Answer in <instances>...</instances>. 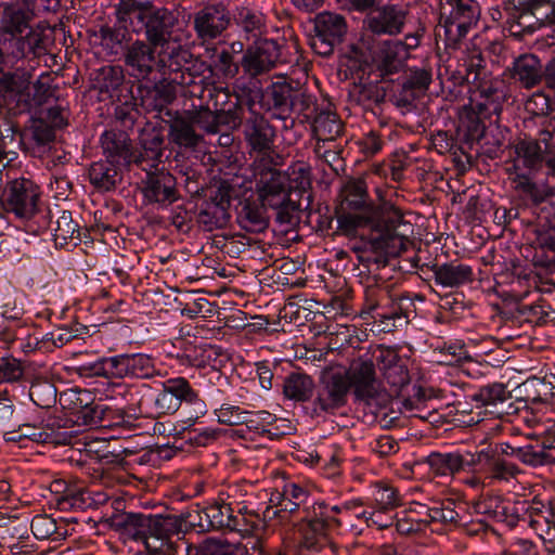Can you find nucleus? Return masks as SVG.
Returning <instances> with one entry per match:
<instances>
[{
    "instance_id": "56",
    "label": "nucleus",
    "mask_w": 555,
    "mask_h": 555,
    "mask_svg": "<svg viewBox=\"0 0 555 555\" xmlns=\"http://www.w3.org/2000/svg\"><path fill=\"white\" fill-rule=\"evenodd\" d=\"M109 495L94 487H88L77 491L72 496V505L78 508H98L107 503Z\"/></svg>"
},
{
    "instance_id": "25",
    "label": "nucleus",
    "mask_w": 555,
    "mask_h": 555,
    "mask_svg": "<svg viewBox=\"0 0 555 555\" xmlns=\"http://www.w3.org/2000/svg\"><path fill=\"white\" fill-rule=\"evenodd\" d=\"M553 140V134L548 130L540 132L538 139L525 138L514 145L516 157L513 163H517L529 170H537L544 162V154L547 151V141Z\"/></svg>"
},
{
    "instance_id": "32",
    "label": "nucleus",
    "mask_w": 555,
    "mask_h": 555,
    "mask_svg": "<svg viewBox=\"0 0 555 555\" xmlns=\"http://www.w3.org/2000/svg\"><path fill=\"white\" fill-rule=\"evenodd\" d=\"M509 72L512 79L526 89L538 86L543 78L541 61L531 53H525L516 57Z\"/></svg>"
},
{
    "instance_id": "40",
    "label": "nucleus",
    "mask_w": 555,
    "mask_h": 555,
    "mask_svg": "<svg viewBox=\"0 0 555 555\" xmlns=\"http://www.w3.org/2000/svg\"><path fill=\"white\" fill-rule=\"evenodd\" d=\"M426 462L437 476H454L465 468L464 455L457 452H434L427 456Z\"/></svg>"
},
{
    "instance_id": "55",
    "label": "nucleus",
    "mask_w": 555,
    "mask_h": 555,
    "mask_svg": "<svg viewBox=\"0 0 555 555\" xmlns=\"http://www.w3.org/2000/svg\"><path fill=\"white\" fill-rule=\"evenodd\" d=\"M408 13L405 5H384V34L398 35L402 33Z\"/></svg>"
},
{
    "instance_id": "15",
    "label": "nucleus",
    "mask_w": 555,
    "mask_h": 555,
    "mask_svg": "<svg viewBox=\"0 0 555 555\" xmlns=\"http://www.w3.org/2000/svg\"><path fill=\"white\" fill-rule=\"evenodd\" d=\"M233 189L227 183L210 191L197 214V223L207 232L224 228L230 220V206Z\"/></svg>"
},
{
    "instance_id": "52",
    "label": "nucleus",
    "mask_w": 555,
    "mask_h": 555,
    "mask_svg": "<svg viewBox=\"0 0 555 555\" xmlns=\"http://www.w3.org/2000/svg\"><path fill=\"white\" fill-rule=\"evenodd\" d=\"M461 67L464 69V79L466 82L474 85L485 80V60L480 50L473 49L468 51L462 59Z\"/></svg>"
},
{
    "instance_id": "51",
    "label": "nucleus",
    "mask_w": 555,
    "mask_h": 555,
    "mask_svg": "<svg viewBox=\"0 0 555 555\" xmlns=\"http://www.w3.org/2000/svg\"><path fill=\"white\" fill-rule=\"evenodd\" d=\"M56 387L46 378H36L29 388L30 399L42 409L51 408L56 402Z\"/></svg>"
},
{
    "instance_id": "63",
    "label": "nucleus",
    "mask_w": 555,
    "mask_h": 555,
    "mask_svg": "<svg viewBox=\"0 0 555 555\" xmlns=\"http://www.w3.org/2000/svg\"><path fill=\"white\" fill-rule=\"evenodd\" d=\"M487 469L491 478L502 481H509L520 474V469L516 464L499 455H491L488 459Z\"/></svg>"
},
{
    "instance_id": "61",
    "label": "nucleus",
    "mask_w": 555,
    "mask_h": 555,
    "mask_svg": "<svg viewBox=\"0 0 555 555\" xmlns=\"http://www.w3.org/2000/svg\"><path fill=\"white\" fill-rule=\"evenodd\" d=\"M194 128H198L208 134H216L220 131L216 112H212L206 106H201L197 109H191L184 112Z\"/></svg>"
},
{
    "instance_id": "43",
    "label": "nucleus",
    "mask_w": 555,
    "mask_h": 555,
    "mask_svg": "<svg viewBox=\"0 0 555 555\" xmlns=\"http://www.w3.org/2000/svg\"><path fill=\"white\" fill-rule=\"evenodd\" d=\"M27 134L33 144V149H37L38 152L50 150L56 138L53 126H50L48 120L42 117L31 119L27 128Z\"/></svg>"
},
{
    "instance_id": "48",
    "label": "nucleus",
    "mask_w": 555,
    "mask_h": 555,
    "mask_svg": "<svg viewBox=\"0 0 555 555\" xmlns=\"http://www.w3.org/2000/svg\"><path fill=\"white\" fill-rule=\"evenodd\" d=\"M263 529V520L255 513H247L246 508L233 512L229 531L238 532L242 537L258 535Z\"/></svg>"
},
{
    "instance_id": "36",
    "label": "nucleus",
    "mask_w": 555,
    "mask_h": 555,
    "mask_svg": "<svg viewBox=\"0 0 555 555\" xmlns=\"http://www.w3.org/2000/svg\"><path fill=\"white\" fill-rule=\"evenodd\" d=\"M435 281L443 287H459L474 280L470 266L451 261L433 267Z\"/></svg>"
},
{
    "instance_id": "41",
    "label": "nucleus",
    "mask_w": 555,
    "mask_h": 555,
    "mask_svg": "<svg viewBox=\"0 0 555 555\" xmlns=\"http://www.w3.org/2000/svg\"><path fill=\"white\" fill-rule=\"evenodd\" d=\"M505 170L516 192L534 202L543 199L542 191L538 184L532 181L530 175L521 171L520 165L512 163V165L507 166Z\"/></svg>"
},
{
    "instance_id": "16",
    "label": "nucleus",
    "mask_w": 555,
    "mask_h": 555,
    "mask_svg": "<svg viewBox=\"0 0 555 555\" xmlns=\"http://www.w3.org/2000/svg\"><path fill=\"white\" fill-rule=\"evenodd\" d=\"M343 373L358 400L370 405L371 401L378 398L379 382L375 364L371 359H354Z\"/></svg>"
},
{
    "instance_id": "54",
    "label": "nucleus",
    "mask_w": 555,
    "mask_h": 555,
    "mask_svg": "<svg viewBox=\"0 0 555 555\" xmlns=\"http://www.w3.org/2000/svg\"><path fill=\"white\" fill-rule=\"evenodd\" d=\"M508 399H511V392L500 383L483 386L473 395V400L480 402L481 406H495Z\"/></svg>"
},
{
    "instance_id": "13",
    "label": "nucleus",
    "mask_w": 555,
    "mask_h": 555,
    "mask_svg": "<svg viewBox=\"0 0 555 555\" xmlns=\"http://www.w3.org/2000/svg\"><path fill=\"white\" fill-rule=\"evenodd\" d=\"M160 46L145 39H135L128 43L124 49V64L130 77L138 81L150 79L159 64L156 50Z\"/></svg>"
},
{
    "instance_id": "31",
    "label": "nucleus",
    "mask_w": 555,
    "mask_h": 555,
    "mask_svg": "<svg viewBox=\"0 0 555 555\" xmlns=\"http://www.w3.org/2000/svg\"><path fill=\"white\" fill-rule=\"evenodd\" d=\"M89 181L101 193L114 191L122 182V171L119 164L101 159L90 165Z\"/></svg>"
},
{
    "instance_id": "34",
    "label": "nucleus",
    "mask_w": 555,
    "mask_h": 555,
    "mask_svg": "<svg viewBox=\"0 0 555 555\" xmlns=\"http://www.w3.org/2000/svg\"><path fill=\"white\" fill-rule=\"evenodd\" d=\"M509 5H513L515 13L512 17L517 18L518 25H522L520 20L529 22V17L533 16L537 22L541 24L552 23L554 21V1L543 0H508L506 10H509Z\"/></svg>"
},
{
    "instance_id": "30",
    "label": "nucleus",
    "mask_w": 555,
    "mask_h": 555,
    "mask_svg": "<svg viewBox=\"0 0 555 555\" xmlns=\"http://www.w3.org/2000/svg\"><path fill=\"white\" fill-rule=\"evenodd\" d=\"M139 406L142 412L153 416L173 414L180 408L178 400L165 387L155 390L145 384L141 387Z\"/></svg>"
},
{
    "instance_id": "9",
    "label": "nucleus",
    "mask_w": 555,
    "mask_h": 555,
    "mask_svg": "<svg viewBox=\"0 0 555 555\" xmlns=\"http://www.w3.org/2000/svg\"><path fill=\"white\" fill-rule=\"evenodd\" d=\"M346 18L337 13L324 11L314 17V35L311 37L312 50L321 56L333 54L337 44H340L347 34Z\"/></svg>"
},
{
    "instance_id": "2",
    "label": "nucleus",
    "mask_w": 555,
    "mask_h": 555,
    "mask_svg": "<svg viewBox=\"0 0 555 555\" xmlns=\"http://www.w3.org/2000/svg\"><path fill=\"white\" fill-rule=\"evenodd\" d=\"M119 24H129L137 35L143 34L145 40L168 47L173 40L175 29L179 25V14L152 0H119L115 10Z\"/></svg>"
},
{
    "instance_id": "20",
    "label": "nucleus",
    "mask_w": 555,
    "mask_h": 555,
    "mask_svg": "<svg viewBox=\"0 0 555 555\" xmlns=\"http://www.w3.org/2000/svg\"><path fill=\"white\" fill-rule=\"evenodd\" d=\"M371 175L361 178L349 177L343 181L338 195V211H365L369 208H382V204H375L367 194V179Z\"/></svg>"
},
{
    "instance_id": "17",
    "label": "nucleus",
    "mask_w": 555,
    "mask_h": 555,
    "mask_svg": "<svg viewBox=\"0 0 555 555\" xmlns=\"http://www.w3.org/2000/svg\"><path fill=\"white\" fill-rule=\"evenodd\" d=\"M146 173L141 182V193L147 204L167 207L180 198L177 179L164 168L143 170Z\"/></svg>"
},
{
    "instance_id": "60",
    "label": "nucleus",
    "mask_w": 555,
    "mask_h": 555,
    "mask_svg": "<svg viewBox=\"0 0 555 555\" xmlns=\"http://www.w3.org/2000/svg\"><path fill=\"white\" fill-rule=\"evenodd\" d=\"M479 107L475 103H468L464 106L461 119L463 125L472 137L480 138L485 133V120L490 119L492 116H483L479 113Z\"/></svg>"
},
{
    "instance_id": "47",
    "label": "nucleus",
    "mask_w": 555,
    "mask_h": 555,
    "mask_svg": "<svg viewBox=\"0 0 555 555\" xmlns=\"http://www.w3.org/2000/svg\"><path fill=\"white\" fill-rule=\"evenodd\" d=\"M299 531L302 535V545L306 548L322 547L326 541L327 522L324 519L313 518L301 522Z\"/></svg>"
},
{
    "instance_id": "8",
    "label": "nucleus",
    "mask_w": 555,
    "mask_h": 555,
    "mask_svg": "<svg viewBox=\"0 0 555 555\" xmlns=\"http://www.w3.org/2000/svg\"><path fill=\"white\" fill-rule=\"evenodd\" d=\"M39 185L28 178H17L7 183L3 191V207L21 219H31L38 212Z\"/></svg>"
},
{
    "instance_id": "29",
    "label": "nucleus",
    "mask_w": 555,
    "mask_h": 555,
    "mask_svg": "<svg viewBox=\"0 0 555 555\" xmlns=\"http://www.w3.org/2000/svg\"><path fill=\"white\" fill-rule=\"evenodd\" d=\"M476 85L469 102L477 104L479 113L483 116L499 115L505 100V92L501 81L481 80Z\"/></svg>"
},
{
    "instance_id": "1",
    "label": "nucleus",
    "mask_w": 555,
    "mask_h": 555,
    "mask_svg": "<svg viewBox=\"0 0 555 555\" xmlns=\"http://www.w3.org/2000/svg\"><path fill=\"white\" fill-rule=\"evenodd\" d=\"M425 398L421 387L411 385L408 357L384 346V428L396 426L403 410L420 409Z\"/></svg>"
},
{
    "instance_id": "5",
    "label": "nucleus",
    "mask_w": 555,
    "mask_h": 555,
    "mask_svg": "<svg viewBox=\"0 0 555 555\" xmlns=\"http://www.w3.org/2000/svg\"><path fill=\"white\" fill-rule=\"evenodd\" d=\"M412 234L413 225L404 219L401 209L384 201V278L387 269L396 274L404 270L401 261H393L406 250Z\"/></svg>"
},
{
    "instance_id": "64",
    "label": "nucleus",
    "mask_w": 555,
    "mask_h": 555,
    "mask_svg": "<svg viewBox=\"0 0 555 555\" xmlns=\"http://www.w3.org/2000/svg\"><path fill=\"white\" fill-rule=\"evenodd\" d=\"M451 7L449 16L473 25L479 16V7L474 0H447Z\"/></svg>"
},
{
    "instance_id": "19",
    "label": "nucleus",
    "mask_w": 555,
    "mask_h": 555,
    "mask_svg": "<svg viewBox=\"0 0 555 555\" xmlns=\"http://www.w3.org/2000/svg\"><path fill=\"white\" fill-rule=\"evenodd\" d=\"M31 73L26 69L17 68L13 73H4L0 77V95L10 105L15 101V105L11 107L15 114L28 112L31 108L30 94L28 92Z\"/></svg>"
},
{
    "instance_id": "28",
    "label": "nucleus",
    "mask_w": 555,
    "mask_h": 555,
    "mask_svg": "<svg viewBox=\"0 0 555 555\" xmlns=\"http://www.w3.org/2000/svg\"><path fill=\"white\" fill-rule=\"evenodd\" d=\"M268 208L259 198L240 201L236 206V222L247 232H263L269 227Z\"/></svg>"
},
{
    "instance_id": "10",
    "label": "nucleus",
    "mask_w": 555,
    "mask_h": 555,
    "mask_svg": "<svg viewBox=\"0 0 555 555\" xmlns=\"http://www.w3.org/2000/svg\"><path fill=\"white\" fill-rule=\"evenodd\" d=\"M244 135L250 149L260 154L257 164H281V156L272 150L275 130L263 115L251 112L244 124Z\"/></svg>"
},
{
    "instance_id": "14",
    "label": "nucleus",
    "mask_w": 555,
    "mask_h": 555,
    "mask_svg": "<svg viewBox=\"0 0 555 555\" xmlns=\"http://www.w3.org/2000/svg\"><path fill=\"white\" fill-rule=\"evenodd\" d=\"M382 12L366 14L361 37L352 47L361 67L382 68Z\"/></svg>"
},
{
    "instance_id": "26",
    "label": "nucleus",
    "mask_w": 555,
    "mask_h": 555,
    "mask_svg": "<svg viewBox=\"0 0 555 555\" xmlns=\"http://www.w3.org/2000/svg\"><path fill=\"white\" fill-rule=\"evenodd\" d=\"M61 401L66 402V406L72 410L76 423L83 425H100L104 409L91 400L89 391H79L61 395Z\"/></svg>"
},
{
    "instance_id": "58",
    "label": "nucleus",
    "mask_w": 555,
    "mask_h": 555,
    "mask_svg": "<svg viewBox=\"0 0 555 555\" xmlns=\"http://www.w3.org/2000/svg\"><path fill=\"white\" fill-rule=\"evenodd\" d=\"M129 24H121L117 27L104 25L100 28L101 44L109 50L124 47L130 43Z\"/></svg>"
},
{
    "instance_id": "45",
    "label": "nucleus",
    "mask_w": 555,
    "mask_h": 555,
    "mask_svg": "<svg viewBox=\"0 0 555 555\" xmlns=\"http://www.w3.org/2000/svg\"><path fill=\"white\" fill-rule=\"evenodd\" d=\"M285 397L295 401H307L313 393L311 377L302 373H292L285 378L283 385Z\"/></svg>"
},
{
    "instance_id": "18",
    "label": "nucleus",
    "mask_w": 555,
    "mask_h": 555,
    "mask_svg": "<svg viewBox=\"0 0 555 555\" xmlns=\"http://www.w3.org/2000/svg\"><path fill=\"white\" fill-rule=\"evenodd\" d=\"M281 59V49L273 39L256 40L242 56L241 67L251 78L271 72Z\"/></svg>"
},
{
    "instance_id": "21",
    "label": "nucleus",
    "mask_w": 555,
    "mask_h": 555,
    "mask_svg": "<svg viewBox=\"0 0 555 555\" xmlns=\"http://www.w3.org/2000/svg\"><path fill=\"white\" fill-rule=\"evenodd\" d=\"M31 15L18 4L2 3L0 13V43L15 46L31 28Z\"/></svg>"
},
{
    "instance_id": "35",
    "label": "nucleus",
    "mask_w": 555,
    "mask_h": 555,
    "mask_svg": "<svg viewBox=\"0 0 555 555\" xmlns=\"http://www.w3.org/2000/svg\"><path fill=\"white\" fill-rule=\"evenodd\" d=\"M360 76V93L359 101L366 111H371L374 115L376 108L379 109L382 105V93L379 83L382 82V68H366L361 67Z\"/></svg>"
},
{
    "instance_id": "44",
    "label": "nucleus",
    "mask_w": 555,
    "mask_h": 555,
    "mask_svg": "<svg viewBox=\"0 0 555 555\" xmlns=\"http://www.w3.org/2000/svg\"><path fill=\"white\" fill-rule=\"evenodd\" d=\"M470 26L450 16L444 17L442 14L436 34L439 38H443L446 48L456 49Z\"/></svg>"
},
{
    "instance_id": "49",
    "label": "nucleus",
    "mask_w": 555,
    "mask_h": 555,
    "mask_svg": "<svg viewBox=\"0 0 555 555\" xmlns=\"http://www.w3.org/2000/svg\"><path fill=\"white\" fill-rule=\"evenodd\" d=\"M30 529L39 540L52 539L53 541H60L67 534L66 530L57 527L54 518L46 514L35 516L30 522Z\"/></svg>"
},
{
    "instance_id": "62",
    "label": "nucleus",
    "mask_w": 555,
    "mask_h": 555,
    "mask_svg": "<svg viewBox=\"0 0 555 555\" xmlns=\"http://www.w3.org/2000/svg\"><path fill=\"white\" fill-rule=\"evenodd\" d=\"M176 516L179 520L178 522H180V527L182 528V534H185L191 530H197L198 532L210 531V526L207 521L209 519L205 515V508L199 509L196 507Z\"/></svg>"
},
{
    "instance_id": "6",
    "label": "nucleus",
    "mask_w": 555,
    "mask_h": 555,
    "mask_svg": "<svg viewBox=\"0 0 555 555\" xmlns=\"http://www.w3.org/2000/svg\"><path fill=\"white\" fill-rule=\"evenodd\" d=\"M176 515H149L142 533L146 551L163 555H183L181 548H189L180 537L182 528Z\"/></svg>"
},
{
    "instance_id": "22",
    "label": "nucleus",
    "mask_w": 555,
    "mask_h": 555,
    "mask_svg": "<svg viewBox=\"0 0 555 555\" xmlns=\"http://www.w3.org/2000/svg\"><path fill=\"white\" fill-rule=\"evenodd\" d=\"M402 279L403 274L398 272L396 275L388 278V280H393V283L389 284L384 280V292L387 293L389 300L387 305L384 304V333L393 332L408 324L404 304L409 302V298L404 296L403 291L397 287Z\"/></svg>"
},
{
    "instance_id": "27",
    "label": "nucleus",
    "mask_w": 555,
    "mask_h": 555,
    "mask_svg": "<svg viewBox=\"0 0 555 555\" xmlns=\"http://www.w3.org/2000/svg\"><path fill=\"white\" fill-rule=\"evenodd\" d=\"M101 147L105 159L122 164L130 169L133 166L131 158L133 156L132 141L125 130H106L101 135Z\"/></svg>"
},
{
    "instance_id": "46",
    "label": "nucleus",
    "mask_w": 555,
    "mask_h": 555,
    "mask_svg": "<svg viewBox=\"0 0 555 555\" xmlns=\"http://www.w3.org/2000/svg\"><path fill=\"white\" fill-rule=\"evenodd\" d=\"M15 49L16 51H12V53L23 57L29 54L40 57L48 53L44 36L33 27L16 42Z\"/></svg>"
},
{
    "instance_id": "33",
    "label": "nucleus",
    "mask_w": 555,
    "mask_h": 555,
    "mask_svg": "<svg viewBox=\"0 0 555 555\" xmlns=\"http://www.w3.org/2000/svg\"><path fill=\"white\" fill-rule=\"evenodd\" d=\"M169 141L186 150H196L203 142V134L198 133L186 114H178L169 121Z\"/></svg>"
},
{
    "instance_id": "7",
    "label": "nucleus",
    "mask_w": 555,
    "mask_h": 555,
    "mask_svg": "<svg viewBox=\"0 0 555 555\" xmlns=\"http://www.w3.org/2000/svg\"><path fill=\"white\" fill-rule=\"evenodd\" d=\"M232 24V13L223 1L207 2L193 13L192 27L196 39L205 44L223 36Z\"/></svg>"
},
{
    "instance_id": "39",
    "label": "nucleus",
    "mask_w": 555,
    "mask_h": 555,
    "mask_svg": "<svg viewBox=\"0 0 555 555\" xmlns=\"http://www.w3.org/2000/svg\"><path fill=\"white\" fill-rule=\"evenodd\" d=\"M297 87L287 80L273 82L267 90L269 108L279 112L281 115L292 113V104Z\"/></svg>"
},
{
    "instance_id": "23",
    "label": "nucleus",
    "mask_w": 555,
    "mask_h": 555,
    "mask_svg": "<svg viewBox=\"0 0 555 555\" xmlns=\"http://www.w3.org/2000/svg\"><path fill=\"white\" fill-rule=\"evenodd\" d=\"M418 44V36L412 33L405 35L404 40H384V83L389 76L406 74L410 51Z\"/></svg>"
},
{
    "instance_id": "11",
    "label": "nucleus",
    "mask_w": 555,
    "mask_h": 555,
    "mask_svg": "<svg viewBox=\"0 0 555 555\" xmlns=\"http://www.w3.org/2000/svg\"><path fill=\"white\" fill-rule=\"evenodd\" d=\"M431 75L426 69H416L410 75H399L397 79H387L390 86L384 85V96L389 93V101L397 107L412 108L415 100L427 90Z\"/></svg>"
},
{
    "instance_id": "4",
    "label": "nucleus",
    "mask_w": 555,
    "mask_h": 555,
    "mask_svg": "<svg viewBox=\"0 0 555 555\" xmlns=\"http://www.w3.org/2000/svg\"><path fill=\"white\" fill-rule=\"evenodd\" d=\"M278 165L257 164L259 180L257 182L259 199L275 211V219L281 224L293 222L299 205L291 198L288 177L275 167Z\"/></svg>"
},
{
    "instance_id": "24",
    "label": "nucleus",
    "mask_w": 555,
    "mask_h": 555,
    "mask_svg": "<svg viewBox=\"0 0 555 555\" xmlns=\"http://www.w3.org/2000/svg\"><path fill=\"white\" fill-rule=\"evenodd\" d=\"M350 384L343 372H333L322 378L315 403L324 412L333 411L346 404Z\"/></svg>"
},
{
    "instance_id": "37",
    "label": "nucleus",
    "mask_w": 555,
    "mask_h": 555,
    "mask_svg": "<svg viewBox=\"0 0 555 555\" xmlns=\"http://www.w3.org/2000/svg\"><path fill=\"white\" fill-rule=\"evenodd\" d=\"M511 454L531 466L555 465V439L543 441L540 446L511 448Z\"/></svg>"
},
{
    "instance_id": "57",
    "label": "nucleus",
    "mask_w": 555,
    "mask_h": 555,
    "mask_svg": "<svg viewBox=\"0 0 555 555\" xmlns=\"http://www.w3.org/2000/svg\"><path fill=\"white\" fill-rule=\"evenodd\" d=\"M2 540L5 542L28 538L29 521L18 516L1 515Z\"/></svg>"
},
{
    "instance_id": "12",
    "label": "nucleus",
    "mask_w": 555,
    "mask_h": 555,
    "mask_svg": "<svg viewBox=\"0 0 555 555\" xmlns=\"http://www.w3.org/2000/svg\"><path fill=\"white\" fill-rule=\"evenodd\" d=\"M164 144L163 127L151 121L145 122L139 131V150L133 149V156L131 158L133 166L142 171L158 168L163 163Z\"/></svg>"
},
{
    "instance_id": "50",
    "label": "nucleus",
    "mask_w": 555,
    "mask_h": 555,
    "mask_svg": "<svg viewBox=\"0 0 555 555\" xmlns=\"http://www.w3.org/2000/svg\"><path fill=\"white\" fill-rule=\"evenodd\" d=\"M214 243L224 255L231 258H238L248 250L251 240L244 234L235 233L218 235L215 237Z\"/></svg>"
},
{
    "instance_id": "42",
    "label": "nucleus",
    "mask_w": 555,
    "mask_h": 555,
    "mask_svg": "<svg viewBox=\"0 0 555 555\" xmlns=\"http://www.w3.org/2000/svg\"><path fill=\"white\" fill-rule=\"evenodd\" d=\"M236 23L247 39L261 40L260 37L267 33L266 16L248 8L238 10Z\"/></svg>"
},
{
    "instance_id": "59",
    "label": "nucleus",
    "mask_w": 555,
    "mask_h": 555,
    "mask_svg": "<svg viewBox=\"0 0 555 555\" xmlns=\"http://www.w3.org/2000/svg\"><path fill=\"white\" fill-rule=\"evenodd\" d=\"M233 512L230 504L227 503H215L205 507L210 530H229Z\"/></svg>"
},
{
    "instance_id": "38",
    "label": "nucleus",
    "mask_w": 555,
    "mask_h": 555,
    "mask_svg": "<svg viewBox=\"0 0 555 555\" xmlns=\"http://www.w3.org/2000/svg\"><path fill=\"white\" fill-rule=\"evenodd\" d=\"M344 131L339 116L330 109H322L313 117L312 132L317 141L333 143Z\"/></svg>"
},
{
    "instance_id": "53",
    "label": "nucleus",
    "mask_w": 555,
    "mask_h": 555,
    "mask_svg": "<svg viewBox=\"0 0 555 555\" xmlns=\"http://www.w3.org/2000/svg\"><path fill=\"white\" fill-rule=\"evenodd\" d=\"M177 96L176 88L172 82L163 80L155 85L152 91V100L149 106L158 113L165 112V115L171 116V112L167 106L171 104Z\"/></svg>"
},
{
    "instance_id": "3",
    "label": "nucleus",
    "mask_w": 555,
    "mask_h": 555,
    "mask_svg": "<svg viewBox=\"0 0 555 555\" xmlns=\"http://www.w3.org/2000/svg\"><path fill=\"white\" fill-rule=\"evenodd\" d=\"M339 229L350 232L357 228L367 229L369 235H362V246L358 247L359 260L365 264L370 274L378 275L382 259V208H369L365 211H338Z\"/></svg>"
}]
</instances>
